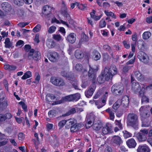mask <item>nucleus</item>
<instances>
[{
  "instance_id": "obj_10",
  "label": "nucleus",
  "mask_w": 152,
  "mask_h": 152,
  "mask_svg": "<svg viewBox=\"0 0 152 152\" xmlns=\"http://www.w3.org/2000/svg\"><path fill=\"white\" fill-rule=\"evenodd\" d=\"M52 7L50 6L46 5L43 6L42 12V16H45L50 13Z\"/></svg>"
},
{
  "instance_id": "obj_46",
  "label": "nucleus",
  "mask_w": 152,
  "mask_h": 152,
  "mask_svg": "<svg viewBox=\"0 0 152 152\" xmlns=\"http://www.w3.org/2000/svg\"><path fill=\"white\" fill-rule=\"evenodd\" d=\"M145 92L144 93V94L142 96H139L140 97H142V102H149V99L145 95Z\"/></svg>"
},
{
  "instance_id": "obj_6",
  "label": "nucleus",
  "mask_w": 152,
  "mask_h": 152,
  "mask_svg": "<svg viewBox=\"0 0 152 152\" xmlns=\"http://www.w3.org/2000/svg\"><path fill=\"white\" fill-rule=\"evenodd\" d=\"M138 57L140 61L146 64L149 61V58L148 56L143 51H140L138 53Z\"/></svg>"
},
{
  "instance_id": "obj_28",
  "label": "nucleus",
  "mask_w": 152,
  "mask_h": 152,
  "mask_svg": "<svg viewBox=\"0 0 152 152\" xmlns=\"http://www.w3.org/2000/svg\"><path fill=\"white\" fill-rule=\"evenodd\" d=\"M75 56L77 58L80 59L83 58L84 54L82 51L78 50L75 51Z\"/></svg>"
},
{
  "instance_id": "obj_21",
  "label": "nucleus",
  "mask_w": 152,
  "mask_h": 152,
  "mask_svg": "<svg viewBox=\"0 0 152 152\" xmlns=\"http://www.w3.org/2000/svg\"><path fill=\"white\" fill-rule=\"evenodd\" d=\"M92 58L95 61L99 60L101 58L100 53L97 51L94 50L92 53Z\"/></svg>"
},
{
  "instance_id": "obj_48",
  "label": "nucleus",
  "mask_w": 152,
  "mask_h": 152,
  "mask_svg": "<svg viewBox=\"0 0 152 152\" xmlns=\"http://www.w3.org/2000/svg\"><path fill=\"white\" fill-rule=\"evenodd\" d=\"M76 112L75 109L74 108H72L70 109V110L67 112L66 115H69L71 114H73Z\"/></svg>"
},
{
  "instance_id": "obj_19",
  "label": "nucleus",
  "mask_w": 152,
  "mask_h": 152,
  "mask_svg": "<svg viewBox=\"0 0 152 152\" xmlns=\"http://www.w3.org/2000/svg\"><path fill=\"white\" fill-rule=\"evenodd\" d=\"M89 40V38L88 36L84 33H82L81 35V37L79 41V43L80 44L86 42Z\"/></svg>"
},
{
  "instance_id": "obj_1",
  "label": "nucleus",
  "mask_w": 152,
  "mask_h": 152,
  "mask_svg": "<svg viewBox=\"0 0 152 152\" xmlns=\"http://www.w3.org/2000/svg\"><path fill=\"white\" fill-rule=\"evenodd\" d=\"M141 87L137 81L134 82L132 83V90L135 94H138L139 96H142L145 91H149L152 89V85L147 86L145 84H141Z\"/></svg>"
},
{
  "instance_id": "obj_16",
  "label": "nucleus",
  "mask_w": 152,
  "mask_h": 152,
  "mask_svg": "<svg viewBox=\"0 0 152 152\" xmlns=\"http://www.w3.org/2000/svg\"><path fill=\"white\" fill-rule=\"evenodd\" d=\"M138 48L141 50L144 51L146 49V43L142 40H139L137 43Z\"/></svg>"
},
{
  "instance_id": "obj_45",
  "label": "nucleus",
  "mask_w": 152,
  "mask_h": 152,
  "mask_svg": "<svg viewBox=\"0 0 152 152\" xmlns=\"http://www.w3.org/2000/svg\"><path fill=\"white\" fill-rule=\"evenodd\" d=\"M72 95L73 96L72 98L73 101H77L80 99V94L78 93Z\"/></svg>"
},
{
  "instance_id": "obj_25",
  "label": "nucleus",
  "mask_w": 152,
  "mask_h": 152,
  "mask_svg": "<svg viewBox=\"0 0 152 152\" xmlns=\"http://www.w3.org/2000/svg\"><path fill=\"white\" fill-rule=\"evenodd\" d=\"M81 127V125L79 124H75L70 127V131L75 132L77 131Z\"/></svg>"
},
{
  "instance_id": "obj_58",
  "label": "nucleus",
  "mask_w": 152,
  "mask_h": 152,
  "mask_svg": "<svg viewBox=\"0 0 152 152\" xmlns=\"http://www.w3.org/2000/svg\"><path fill=\"white\" fill-rule=\"evenodd\" d=\"M66 121L65 120H63L60 121L58 123V126L60 128H61L64 126L66 124Z\"/></svg>"
},
{
  "instance_id": "obj_5",
  "label": "nucleus",
  "mask_w": 152,
  "mask_h": 152,
  "mask_svg": "<svg viewBox=\"0 0 152 152\" xmlns=\"http://www.w3.org/2000/svg\"><path fill=\"white\" fill-rule=\"evenodd\" d=\"M50 81L53 85L57 86H63L65 85L64 80L58 77H51L50 79Z\"/></svg>"
},
{
  "instance_id": "obj_35",
  "label": "nucleus",
  "mask_w": 152,
  "mask_h": 152,
  "mask_svg": "<svg viewBox=\"0 0 152 152\" xmlns=\"http://www.w3.org/2000/svg\"><path fill=\"white\" fill-rule=\"evenodd\" d=\"M4 43L6 48H9L12 46V43L10 42V39L8 38L6 39Z\"/></svg>"
},
{
  "instance_id": "obj_22",
  "label": "nucleus",
  "mask_w": 152,
  "mask_h": 152,
  "mask_svg": "<svg viewBox=\"0 0 152 152\" xmlns=\"http://www.w3.org/2000/svg\"><path fill=\"white\" fill-rule=\"evenodd\" d=\"M95 89V88L94 87L93 88L92 87H90L85 92L86 96L88 98H89L91 96L94 92Z\"/></svg>"
},
{
  "instance_id": "obj_4",
  "label": "nucleus",
  "mask_w": 152,
  "mask_h": 152,
  "mask_svg": "<svg viewBox=\"0 0 152 152\" xmlns=\"http://www.w3.org/2000/svg\"><path fill=\"white\" fill-rule=\"evenodd\" d=\"M28 58L30 60L34 59L37 61L40 59L41 54L39 51H35L33 49H32L28 53Z\"/></svg>"
},
{
  "instance_id": "obj_56",
  "label": "nucleus",
  "mask_w": 152,
  "mask_h": 152,
  "mask_svg": "<svg viewBox=\"0 0 152 152\" xmlns=\"http://www.w3.org/2000/svg\"><path fill=\"white\" fill-rule=\"evenodd\" d=\"M19 104L22 106L23 109L25 111H27V105L25 104L24 102L21 101L20 102H19Z\"/></svg>"
},
{
  "instance_id": "obj_43",
  "label": "nucleus",
  "mask_w": 152,
  "mask_h": 152,
  "mask_svg": "<svg viewBox=\"0 0 152 152\" xmlns=\"http://www.w3.org/2000/svg\"><path fill=\"white\" fill-rule=\"evenodd\" d=\"M78 8L82 10H86L87 8V6L86 4H80L78 3Z\"/></svg>"
},
{
  "instance_id": "obj_31",
  "label": "nucleus",
  "mask_w": 152,
  "mask_h": 152,
  "mask_svg": "<svg viewBox=\"0 0 152 152\" xmlns=\"http://www.w3.org/2000/svg\"><path fill=\"white\" fill-rule=\"evenodd\" d=\"M94 120L93 117H90L87 121V122L86 124V128H89L92 125V123Z\"/></svg>"
},
{
  "instance_id": "obj_63",
  "label": "nucleus",
  "mask_w": 152,
  "mask_h": 152,
  "mask_svg": "<svg viewBox=\"0 0 152 152\" xmlns=\"http://www.w3.org/2000/svg\"><path fill=\"white\" fill-rule=\"evenodd\" d=\"M5 117V120L7 119H10L12 117V115L10 113H7L4 114Z\"/></svg>"
},
{
  "instance_id": "obj_57",
  "label": "nucleus",
  "mask_w": 152,
  "mask_h": 152,
  "mask_svg": "<svg viewBox=\"0 0 152 152\" xmlns=\"http://www.w3.org/2000/svg\"><path fill=\"white\" fill-rule=\"evenodd\" d=\"M35 76H36V77L35 78V81L33 83H38L40 79V75L38 73H36L35 74Z\"/></svg>"
},
{
  "instance_id": "obj_8",
  "label": "nucleus",
  "mask_w": 152,
  "mask_h": 152,
  "mask_svg": "<svg viewBox=\"0 0 152 152\" xmlns=\"http://www.w3.org/2000/svg\"><path fill=\"white\" fill-rule=\"evenodd\" d=\"M140 115L142 118H145L149 117V112L147 108L144 106L141 107L140 109Z\"/></svg>"
},
{
  "instance_id": "obj_51",
  "label": "nucleus",
  "mask_w": 152,
  "mask_h": 152,
  "mask_svg": "<svg viewBox=\"0 0 152 152\" xmlns=\"http://www.w3.org/2000/svg\"><path fill=\"white\" fill-rule=\"evenodd\" d=\"M56 114L55 111L54 110H50L48 113V115L50 118L53 117Z\"/></svg>"
},
{
  "instance_id": "obj_7",
  "label": "nucleus",
  "mask_w": 152,
  "mask_h": 152,
  "mask_svg": "<svg viewBox=\"0 0 152 152\" xmlns=\"http://www.w3.org/2000/svg\"><path fill=\"white\" fill-rule=\"evenodd\" d=\"M78 72H80L83 73V75L81 76L85 77L87 76L88 72L87 70L85 68H83L82 65L80 64H77L76 65L74 69Z\"/></svg>"
},
{
  "instance_id": "obj_27",
  "label": "nucleus",
  "mask_w": 152,
  "mask_h": 152,
  "mask_svg": "<svg viewBox=\"0 0 152 152\" xmlns=\"http://www.w3.org/2000/svg\"><path fill=\"white\" fill-rule=\"evenodd\" d=\"M75 124V120L70 119L66 121V126H65V128L67 129H69L71 126Z\"/></svg>"
},
{
  "instance_id": "obj_36",
  "label": "nucleus",
  "mask_w": 152,
  "mask_h": 152,
  "mask_svg": "<svg viewBox=\"0 0 152 152\" xmlns=\"http://www.w3.org/2000/svg\"><path fill=\"white\" fill-rule=\"evenodd\" d=\"M31 72L28 71L24 73V75L22 77V79L23 80H25L31 77Z\"/></svg>"
},
{
  "instance_id": "obj_47",
  "label": "nucleus",
  "mask_w": 152,
  "mask_h": 152,
  "mask_svg": "<svg viewBox=\"0 0 152 152\" xmlns=\"http://www.w3.org/2000/svg\"><path fill=\"white\" fill-rule=\"evenodd\" d=\"M73 96L72 95L66 96L64 98V100L66 101H73Z\"/></svg>"
},
{
  "instance_id": "obj_26",
  "label": "nucleus",
  "mask_w": 152,
  "mask_h": 152,
  "mask_svg": "<svg viewBox=\"0 0 152 152\" xmlns=\"http://www.w3.org/2000/svg\"><path fill=\"white\" fill-rule=\"evenodd\" d=\"M89 77L92 80H94L96 78V75L94 74V71L93 69L90 67L88 72Z\"/></svg>"
},
{
  "instance_id": "obj_29",
  "label": "nucleus",
  "mask_w": 152,
  "mask_h": 152,
  "mask_svg": "<svg viewBox=\"0 0 152 152\" xmlns=\"http://www.w3.org/2000/svg\"><path fill=\"white\" fill-rule=\"evenodd\" d=\"M121 100V104L123 106L125 107L128 105L129 103V98L127 96H124Z\"/></svg>"
},
{
  "instance_id": "obj_30",
  "label": "nucleus",
  "mask_w": 152,
  "mask_h": 152,
  "mask_svg": "<svg viewBox=\"0 0 152 152\" xmlns=\"http://www.w3.org/2000/svg\"><path fill=\"white\" fill-rule=\"evenodd\" d=\"M109 72L112 75V77L116 75L117 72V69L116 67L114 65L111 66L110 68H109Z\"/></svg>"
},
{
  "instance_id": "obj_9",
  "label": "nucleus",
  "mask_w": 152,
  "mask_h": 152,
  "mask_svg": "<svg viewBox=\"0 0 152 152\" xmlns=\"http://www.w3.org/2000/svg\"><path fill=\"white\" fill-rule=\"evenodd\" d=\"M109 72V68L107 67H105L104 71L101 73V74L103 75L107 80H108L112 78V75Z\"/></svg>"
},
{
  "instance_id": "obj_42",
  "label": "nucleus",
  "mask_w": 152,
  "mask_h": 152,
  "mask_svg": "<svg viewBox=\"0 0 152 152\" xmlns=\"http://www.w3.org/2000/svg\"><path fill=\"white\" fill-rule=\"evenodd\" d=\"M102 127L101 124L98 123H95L93 124L92 127L93 129L96 130H98L100 129Z\"/></svg>"
},
{
  "instance_id": "obj_60",
  "label": "nucleus",
  "mask_w": 152,
  "mask_h": 152,
  "mask_svg": "<svg viewBox=\"0 0 152 152\" xmlns=\"http://www.w3.org/2000/svg\"><path fill=\"white\" fill-rule=\"evenodd\" d=\"M40 25H38L33 28V30L34 32H37L40 31Z\"/></svg>"
},
{
  "instance_id": "obj_20",
  "label": "nucleus",
  "mask_w": 152,
  "mask_h": 152,
  "mask_svg": "<svg viewBox=\"0 0 152 152\" xmlns=\"http://www.w3.org/2000/svg\"><path fill=\"white\" fill-rule=\"evenodd\" d=\"M137 137L139 142L145 141L147 140L146 135L140 132L138 133L137 134Z\"/></svg>"
},
{
  "instance_id": "obj_50",
  "label": "nucleus",
  "mask_w": 152,
  "mask_h": 152,
  "mask_svg": "<svg viewBox=\"0 0 152 152\" xmlns=\"http://www.w3.org/2000/svg\"><path fill=\"white\" fill-rule=\"evenodd\" d=\"M115 125L118 126V127L120 129H122V125L121 123V120H115Z\"/></svg>"
},
{
  "instance_id": "obj_44",
  "label": "nucleus",
  "mask_w": 152,
  "mask_h": 152,
  "mask_svg": "<svg viewBox=\"0 0 152 152\" xmlns=\"http://www.w3.org/2000/svg\"><path fill=\"white\" fill-rule=\"evenodd\" d=\"M101 75L99 76L97 79V80L98 82L100 83H103L105 80H106V78L103 76V75L101 74Z\"/></svg>"
},
{
  "instance_id": "obj_41",
  "label": "nucleus",
  "mask_w": 152,
  "mask_h": 152,
  "mask_svg": "<svg viewBox=\"0 0 152 152\" xmlns=\"http://www.w3.org/2000/svg\"><path fill=\"white\" fill-rule=\"evenodd\" d=\"M123 132L124 134V136L125 138L131 137L132 136V134L126 130L123 131Z\"/></svg>"
},
{
  "instance_id": "obj_12",
  "label": "nucleus",
  "mask_w": 152,
  "mask_h": 152,
  "mask_svg": "<svg viewBox=\"0 0 152 152\" xmlns=\"http://www.w3.org/2000/svg\"><path fill=\"white\" fill-rule=\"evenodd\" d=\"M127 146L129 148H134L137 145L135 140L133 138H131L128 140L126 142Z\"/></svg>"
},
{
  "instance_id": "obj_52",
  "label": "nucleus",
  "mask_w": 152,
  "mask_h": 152,
  "mask_svg": "<svg viewBox=\"0 0 152 152\" xmlns=\"http://www.w3.org/2000/svg\"><path fill=\"white\" fill-rule=\"evenodd\" d=\"M56 29V27L54 26H52L49 28L48 30V32L49 33L52 34L55 31Z\"/></svg>"
},
{
  "instance_id": "obj_23",
  "label": "nucleus",
  "mask_w": 152,
  "mask_h": 152,
  "mask_svg": "<svg viewBox=\"0 0 152 152\" xmlns=\"http://www.w3.org/2000/svg\"><path fill=\"white\" fill-rule=\"evenodd\" d=\"M134 75L139 81L143 80L144 79L143 75L139 71H135L134 72Z\"/></svg>"
},
{
  "instance_id": "obj_40",
  "label": "nucleus",
  "mask_w": 152,
  "mask_h": 152,
  "mask_svg": "<svg viewBox=\"0 0 152 152\" xmlns=\"http://www.w3.org/2000/svg\"><path fill=\"white\" fill-rule=\"evenodd\" d=\"M104 12L105 15L108 16H110L114 18H116V16L115 15L114 13L112 12H109L108 10L104 11Z\"/></svg>"
},
{
  "instance_id": "obj_32",
  "label": "nucleus",
  "mask_w": 152,
  "mask_h": 152,
  "mask_svg": "<svg viewBox=\"0 0 152 152\" xmlns=\"http://www.w3.org/2000/svg\"><path fill=\"white\" fill-rule=\"evenodd\" d=\"M106 112L109 113L110 115V119L112 121H113L114 118V113L111 110V109L110 108H108L105 110Z\"/></svg>"
},
{
  "instance_id": "obj_64",
  "label": "nucleus",
  "mask_w": 152,
  "mask_h": 152,
  "mask_svg": "<svg viewBox=\"0 0 152 152\" xmlns=\"http://www.w3.org/2000/svg\"><path fill=\"white\" fill-rule=\"evenodd\" d=\"M146 21L148 23H152V16L146 18Z\"/></svg>"
},
{
  "instance_id": "obj_49",
  "label": "nucleus",
  "mask_w": 152,
  "mask_h": 152,
  "mask_svg": "<svg viewBox=\"0 0 152 152\" xmlns=\"http://www.w3.org/2000/svg\"><path fill=\"white\" fill-rule=\"evenodd\" d=\"M15 4L18 6H21L23 5V3L22 0H14Z\"/></svg>"
},
{
  "instance_id": "obj_3",
  "label": "nucleus",
  "mask_w": 152,
  "mask_h": 152,
  "mask_svg": "<svg viewBox=\"0 0 152 152\" xmlns=\"http://www.w3.org/2000/svg\"><path fill=\"white\" fill-rule=\"evenodd\" d=\"M124 89V87L122 85L115 84L112 87L111 91L113 94L120 95L123 93Z\"/></svg>"
},
{
  "instance_id": "obj_2",
  "label": "nucleus",
  "mask_w": 152,
  "mask_h": 152,
  "mask_svg": "<svg viewBox=\"0 0 152 152\" xmlns=\"http://www.w3.org/2000/svg\"><path fill=\"white\" fill-rule=\"evenodd\" d=\"M138 122V117L133 113L129 114L127 116V123L128 125L135 128Z\"/></svg>"
},
{
  "instance_id": "obj_37",
  "label": "nucleus",
  "mask_w": 152,
  "mask_h": 152,
  "mask_svg": "<svg viewBox=\"0 0 152 152\" xmlns=\"http://www.w3.org/2000/svg\"><path fill=\"white\" fill-rule=\"evenodd\" d=\"M53 38L56 41H62L63 39L61 35L58 34H54L53 35Z\"/></svg>"
},
{
  "instance_id": "obj_13",
  "label": "nucleus",
  "mask_w": 152,
  "mask_h": 152,
  "mask_svg": "<svg viewBox=\"0 0 152 152\" xmlns=\"http://www.w3.org/2000/svg\"><path fill=\"white\" fill-rule=\"evenodd\" d=\"M111 130V126L110 124L107 123L102 129V132L104 134H106L110 132Z\"/></svg>"
},
{
  "instance_id": "obj_18",
  "label": "nucleus",
  "mask_w": 152,
  "mask_h": 152,
  "mask_svg": "<svg viewBox=\"0 0 152 152\" xmlns=\"http://www.w3.org/2000/svg\"><path fill=\"white\" fill-rule=\"evenodd\" d=\"M112 141L113 142L118 145L122 143V141L121 138L118 136H114L113 137Z\"/></svg>"
},
{
  "instance_id": "obj_33",
  "label": "nucleus",
  "mask_w": 152,
  "mask_h": 152,
  "mask_svg": "<svg viewBox=\"0 0 152 152\" xmlns=\"http://www.w3.org/2000/svg\"><path fill=\"white\" fill-rule=\"evenodd\" d=\"M121 100L119 99L113 104V108L114 110H117L121 104Z\"/></svg>"
},
{
  "instance_id": "obj_39",
  "label": "nucleus",
  "mask_w": 152,
  "mask_h": 152,
  "mask_svg": "<svg viewBox=\"0 0 152 152\" xmlns=\"http://www.w3.org/2000/svg\"><path fill=\"white\" fill-rule=\"evenodd\" d=\"M150 121L148 119H145L142 121V126L148 127L150 126Z\"/></svg>"
},
{
  "instance_id": "obj_15",
  "label": "nucleus",
  "mask_w": 152,
  "mask_h": 152,
  "mask_svg": "<svg viewBox=\"0 0 152 152\" xmlns=\"http://www.w3.org/2000/svg\"><path fill=\"white\" fill-rule=\"evenodd\" d=\"M76 35L74 33H71L67 36L66 40L69 42L73 43L76 40Z\"/></svg>"
},
{
  "instance_id": "obj_24",
  "label": "nucleus",
  "mask_w": 152,
  "mask_h": 152,
  "mask_svg": "<svg viewBox=\"0 0 152 152\" xmlns=\"http://www.w3.org/2000/svg\"><path fill=\"white\" fill-rule=\"evenodd\" d=\"M46 44L49 48H52L55 46L56 43L54 41L51 39H48L46 41Z\"/></svg>"
},
{
  "instance_id": "obj_62",
  "label": "nucleus",
  "mask_w": 152,
  "mask_h": 152,
  "mask_svg": "<svg viewBox=\"0 0 152 152\" xmlns=\"http://www.w3.org/2000/svg\"><path fill=\"white\" fill-rule=\"evenodd\" d=\"M123 44L124 47L127 49L129 48L130 47V45L128 42L126 41H124L123 42Z\"/></svg>"
},
{
  "instance_id": "obj_11",
  "label": "nucleus",
  "mask_w": 152,
  "mask_h": 152,
  "mask_svg": "<svg viewBox=\"0 0 152 152\" xmlns=\"http://www.w3.org/2000/svg\"><path fill=\"white\" fill-rule=\"evenodd\" d=\"M48 58L51 62H56L59 58V55L58 53L54 52L51 53L48 56Z\"/></svg>"
},
{
  "instance_id": "obj_54",
  "label": "nucleus",
  "mask_w": 152,
  "mask_h": 152,
  "mask_svg": "<svg viewBox=\"0 0 152 152\" xmlns=\"http://www.w3.org/2000/svg\"><path fill=\"white\" fill-rule=\"evenodd\" d=\"M108 93L107 92H106L105 93V95L104 96V98L102 100V104L103 105H104V106L105 104L107 98V97L108 96Z\"/></svg>"
},
{
  "instance_id": "obj_59",
  "label": "nucleus",
  "mask_w": 152,
  "mask_h": 152,
  "mask_svg": "<svg viewBox=\"0 0 152 152\" xmlns=\"http://www.w3.org/2000/svg\"><path fill=\"white\" fill-rule=\"evenodd\" d=\"M18 138L19 140H22L25 138L24 134L22 133H20L18 135Z\"/></svg>"
},
{
  "instance_id": "obj_61",
  "label": "nucleus",
  "mask_w": 152,
  "mask_h": 152,
  "mask_svg": "<svg viewBox=\"0 0 152 152\" xmlns=\"http://www.w3.org/2000/svg\"><path fill=\"white\" fill-rule=\"evenodd\" d=\"M132 66H124L123 68V71L124 73H126L127 72L129 69H131Z\"/></svg>"
},
{
  "instance_id": "obj_38",
  "label": "nucleus",
  "mask_w": 152,
  "mask_h": 152,
  "mask_svg": "<svg viewBox=\"0 0 152 152\" xmlns=\"http://www.w3.org/2000/svg\"><path fill=\"white\" fill-rule=\"evenodd\" d=\"M55 98V96L51 94H48L46 96V99L48 102H51Z\"/></svg>"
},
{
  "instance_id": "obj_55",
  "label": "nucleus",
  "mask_w": 152,
  "mask_h": 152,
  "mask_svg": "<svg viewBox=\"0 0 152 152\" xmlns=\"http://www.w3.org/2000/svg\"><path fill=\"white\" fill-rule=\"evenodd\" d=\"M106 25V23L104 20L102 19L99 22V26L101 28L105 27Z\"/></svg>"
},
{
  "instance_id": "obj_34",
  "label": "nucleus",
  "mask_w": 152,
  "mask_h": 152,
  "mask_svg": "<svg viewBox=\"0 0 152 152\" xmlns=\"http://www.w3.org/2000/svg\"><path fill=\"white\" fill-rule=\"evenodd\" d=\"M151 35V33L148 31L144 32L142 35V38L145 40H146L149 38Z\"/></svg>"
},
{
  "instance_id": "obj_53",
  "label": "nucleus",
  "mask_w": 152,
  "mask_h": 152,
  "mask_svg": "<svg viewBox=\"0 0 152 152\" xmlns=\"http://www.w3.org/2000/svg\"><path fill=\"white\" fill-rule=\"evenodd\" d=\"M103 49L110 53L112 52L111 47L108 45H104L103 46Z\"/></svg>"
},
{
  "instance_id": "obj_14",
  "label": "nucleus",
  "mask_w": 152,
  "mask_h": 152,
  "mask_svg": "<svg viewBox=\"0 0 152 152\" xmlns=\"http://www.w3.org/2000/svg\"><path fill=\"white\" fill-rule=\"evenodd\" d=\"M149 148L146 145H139L137 149V152H150Z\"/></svg>"
},
{
  "instance_id": "obj_17",
  "label": "nucleus",
  "mask_w": 152,
  "mask_h": 152,
  "mask_svg": "<svg viewBox=\"0 0 152 152\" xmlns=\"http://www.w3.org/2000/svg\"><path fill=\"white\" fill-rule=\"evenodd\" d=\"M2 9L6 12L10 11L11 9V5L7 2H4L1 5Z\"/></svg>"
}]
</instances>
